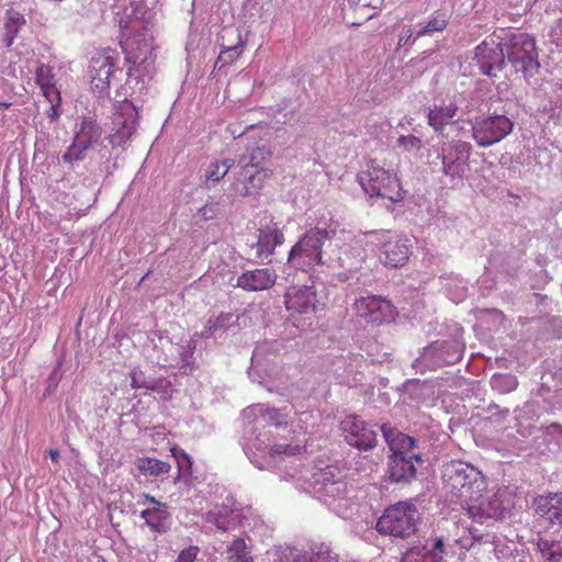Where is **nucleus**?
Listing matches in <instances>:
<instances>
[{
  "instance_id": "10",
  "label": "nucleus",
  "mask_w": 562,
  "mask_h": 562,
  "mask_svg": "<svg viewBox=\"0 0 562 562\" xmlns=\"http://www.w3.org/2000/svg\"><path fill=\"white\" fill-rule=\"evenodd\" d=\"M486 491V482L476 468L470 463H462L459 461V505L461 512H464V507H469V504L480 502L483 498V494Z\"/></svg>"
},
{
  "instance_id": "21",
  "label": "nucleus",
  "mask_w": 562,
  "mask_h": 562,
  "mask_svg": "<svg viewBox=\"0 0 562 562\" xmlns=\"http://www.w3.org/2000/svg\"><path fill=\"white\" fill-rule=\"evenodd\" d=\"M284 235L276 223H270L265 228L259 229L258 240L256 243V252L261 260L267 259L274 251L277 246L282 245Z\"/></svg>"
},
{
  "instance_id": "13",
  "label": "nucleus",
  "mask_w": 562,
  "mask_h": 562,
  "mask_svg": "<svg viewBox=\"0 0 562 562\" xmlns=\"http://www.w3.org/2000/svg\"><path fill=\"white\" fill-rule=\"evenodd\" d=\"M319 305L314 285H293L285 293V307L292 314L312 315Z\"/></svg>"
},
{
  "instance_id": "43",
  "label": "nucleus",
  "mask_w": 562,
  "mask_h": 562,
  "mask_svg": "<svg viewBox=\"0 0 562 562\" xmlns=\"http://www.w3.org/2000/svg\"><path fill=\"white\" fill-rule=\"evenodd\" d=\"M171 456L176 459L178 463L179 470L187 467L189 470L191 468V458L190 456L181 448L179 447H172L170 449Z\"/></svg>"
},
{
  "instance_id": "42",
  "label": "nucleus",
  "mask_w": 562,
  "mask_h": 562,
  "mask_svg": "<svg viewBox=\"0 0 562 562\" xmlns=\"http://www.w3.org/2000/svg\"><path fill=\"white\" fill-rule=\"evenodd\" d=\"M397 143L405 150H419L422 148V140L415 135H402L398 137Z\"/></svg>"
},
{
  "instance_id": "54",
  "label": "nucleus",
  "mask_w": 562,
  "mask_h": 562,
  "mask_svg": "<svg viewBox=\"0 0 562 562\" xmlns=\"http://www.w3.org/2000/svg\"><path fill=\"white\" fill-rule=\"evenodd\" d=\"M11 106V103L9 102H0V108L9 109Z\"/></svg>"
},
{
  "instance_id": "18",
  "label": "nucleus",
  "mask_w": 562,
  "mask_h": 562,
  "mask_svg": "<svg viewBox=\"0 0 562 562\" xmlns=\"http://www.w3.org/2000/svg\"><path fill=\"white\" fill-rule=\"evenodd\" d=\"M119 24L122 31L120 45L124 52L133 50L134 46H136L137 49L148 46L145 38L147 29L144 22L136 19H121Z\"/></svg>"
},
{
  "instance_id": "15",
  "label": "nucleus",
  "mask_w": 562,
  "mask_h": 562,
  "mask_svg": "<svg viewBox=\"0 0 562 562\" xmlns=\"http://www.w3.org/2000/svg\"><path fill=\"white\" fill-rule=\"evenodd\" d=\"M453 362V355L448 352L447 344L436 342L424 348L420 356L414 361L413 367L417 372L425 373Z\"/></svg>"
},
{
  "instance_id": "16",
  "label": "nucleus",
  "mask_w": 562,
  "mask_h": 562,
  "mask_svg": "<svg viewBox=\"0 0 562 562\" xmlns=\"http://www.w3.org/2000/svg\"><path fill=\"white\" fill-rule=\"evenodd\" d=\"M142 497L145 502L153 506L140 512V517L144 518L145 524L151 531L157 533H166L169 529L170 514L167 510V504L157 501L154 496L143 493Z\"/></svg>"
},
{
  "instance_id": "36",
  "label": "nucleus",
  "mask_w": 562,
  "mask_h": 562,
  "mask_svg": "<svg viewBox=\"0 0 562 562\" xmlns=\"http://www.w3.org/2000/svg\"><path fill=\"white\" fill-rule=\"evenodd\" d=\"M233 164H234V160H232V159H224L221 161H214V162L210 164V166L207 167V169L205 171V176H204L205 180L212 181V182H218L227 175V172L232 168Z\"/></svg>"
},
{
  "instance_id": "12",
  "label": "nucleus",
  "mask_w": 562,
  "mask_h": 562,
  "mask_svg": "<svg viewBox=\"0 0 562 562\" xmlns=\"http://www.w3.org/2000/svg\"><path fill=\"white\" fill-rule=\"evenodd\" d=\"M346 441L359 449L370 450L376 445V432L358 415H348L340 422Z\"/></svg>"
},
{
  "instance_id": "31",
  "label": "nucleus",
  "mask_w": 562,
  "mask_h": 562,
  "mask_svg": "<svg viewBox=\"0 0 562 562\" xmlns=\"http://www.w3.org/2000/svg\"><path fill=\"white\" fill-rule=\"evenodd\" d=\"M271 150L268 146H257L251 149L248 156L239 159V165L250 167L251 169H268L263 165L270 159Z\"/></svg>"
},
{
  "instance_id": "35",
  "label": "nucleus",
  "mask_w": 562,
  "mask_h": 562,
  "mask_svg": "<svg viewBox=\"0 0 562 562\" xmlns=\"http://www.w3.org/2000/svg\"><path fill=\"white\" fill-rule=\"evenodd\" d=\"M456 114V108H436L428 114L429 124L436 131H442L443 127L449 124Z\"/></svg>"
},
{
  "instance_id": "46",
  "label": "nucleus",
  "mask_w": 562,
  "mask_h": 562,
  "mask_svg": "<svg viewBox=\"0 0 562 562\" xmlns=\"http://www.w3.org/2000/svg\"><path fill=\"white\" fill-rule=\"evenodd\" d=\"M402 562H423V548H412L403 557Z\"/></svg>"
},
{
  "instance_id": "34",
  "label": "nucleus",
  "mask_w": 562,
  "mask_h": 562,
  "mask_svg": "<svg viewBox=\"0 0 562 562\" xmlns=\"http://www.w3.org/2000/svg\"><path fill=\"white\" fill-rule=\"evenodd\" d=\"M25 24L24 16L14 11V10H8L7 11V20H5V43L8 46H10L15 38L16 34L19 33L20 29Z\"/></svg>"
},
{
  "instance_id": "9",
  "label": "nucleus",
  "mask_w": 562,
  "mask_h": 562,
  "mask_svg": "<svg viewBox=\"0 0 562 562\" xmlns=\"http://www.w3.org/2000/svg\"><path fill=\"white\" fill-rule=\"evenodd\" d=\"M470 58L469 66L464 68V75L468 72L471 76L482 74L495 77L496 72L502 71L506 66L502 42L495 44L483 41L475 47Z\"/></svg>"
},
{
  "instance_id": "3",
  "label": "nucleus",
  "mask_w": 562,
  "mask_h": 562,
  "mask_svg": "<svg viewBox=\"0 0 562 562\" xmlns=\"http://www.w3.org/2000/svg\"><path fill=\"white\" fill-rule=\"evenodd\" d=\"M358 181L370 196L387 199L392 202H400L405 198V191L396 173L380 166L375 159L367 162L366 168L358 175Z\"/></svg>"
},
{
  "instance_id": "27",
  "label": "nucleus",
  "mask_w": 562,
  "mask_h": 562,
  "mask_svg": "<svg viewBox=\"0 0 562 562\" xmlns=\"http://www.w3.org/2000/svg\"><path fill=\"white\" fill-rule=\"evenodd\" d=\"M135 465L142 475L151 479L168 474L171 470V465L168 462L149 457L137 458Z\"/></svg>"
},
{
  "instance_id": "32",
  "label": "nucleus",
  "mask_w": 562,
  "mask_h": 562,
  "mask_svg": "<svg viewBox=\"0 0 562 562\" xmlns=\"http://www.w3.org/2000/svg\"><path fill=\"white\" fill-rule=\"evenodd\" d=\"M490 385L498 394H508L518 386V379L510 373H494L490 379Z\"/></svg>"
},
{
  "instance_id": "56",
  "label": "nucleus",
  "mask_w": 562,
  "mask_h": 562,
  "mask_svg": "<svg viewBox=\"0 0 562 562\" xmlns=\"http://www.w3.org/2000/svg\"><path fill=\"white\" fill-rule=\"evenodd\" d=\"M551 427L561 430V427L559 425L553 424Z\"/></svg>"
},
{
  "instance_id": "7",
  "label": "nucleus",
  "mask_w": 562,
  "mask_h": 562,
  "mask_svg": "<svg viewBox=\"0 0 562 562\" xmlns=\"http://www.w3.org/2000/svg\"><path fill=\"white\" fill-rule=\"evenodd\" d=\"M330 238L326 228L308 229L289 252V262L302 269H308L322 263L323 246Z\"/></svg>"
},
{
  "instance_id": "38",
  "label": "nucleus",
  "mask_w": 562,
  "mask_h": 562,
  "mask_svg": "<svg viewBox=\"0 0 562 562\" xmlns=\"http://www.w3.org/2000/svg\"><path fill=\"white\" fill-rule=\"evenodd\" d=\"M448 19L445 13H438L434 15L425 27L417 32V37L424 36L428 33L440 32L446 29Z\"/></svg>"
},
{
  "instance_id": "5",
  "label": "nucleus",
  "mask_w": 562,
  "mask_h": 562,
  "mask_svg": "<svg viewBox=\"0 0 562 562\" xmlns=\"http://www.w3.org/2000/svg\"><path fill=\"white\" fill-rule=\"evenodd\" d=\"M416 513L415 505L408 502L391 505L378 519L376 530L382 535L408 537L415 531Z\"/></svg>"
},
{
  "instance_id": "53",
  "label": "nucleus",
  "mask_w": 562,
  "mask_h": 562,
  "mask_svg": "<svg viewBox=\"0 0 562 562\" xmlns=\"http://www.w3.org/2000/svg\"><path fill=\"white\" fill-rule=\"evenodd\" d=\"M311 562H327V559L321 554H317L311 559Z\"/></svg>"
},
{
  "instance_id": "48",
  "label": "nucleus",
  "mask_w": 562,
  "mask_h": 562,
  "mask_svg": "<svg viewBox=\"0 0 562 562\" xmlns=\"http://www.w3.org/2000/svg\"><path fill=\"white\" fill-rule=\"evenodd\" d=\"M442 164L443 169L447 175H450L452 178L457 175V166L454 164V160L449 159L445 154L442 155Z\"/></svg>"
},
{
  "instance_id": "49",
  "label": "nucleus",
  "mask_w": 562,
  "mask_h": 562,
  "mask_svg": "<svg viewBox=\"0 0 562 562\" xmlns=\"http://www.w3.org/2000/svg\"><path fill=\"white\" fill-rule=\"evenodd\" d=\"M131 386L132 389L134 390H138V389H142V387H145L147 390H155V386L154 385H149V384H142L138 382L137 378H136V372H133L131 374Z\"/></svg>"
},
{
  "instance_id": "52",
  "label": "nucleus",
  "mask_w": 562,
  "mask_h": 562,
  "mask_svg": "<svg viewBox=\"0 0 562 562\" xmlns=\"http://www.w3.org/2000/svg\"><path fill=\"white\" fill-rule=\"evenodd\" d=\"M48 456L53 462L57 463L59 461V451L58 450L49 449Z\"/></svg>"
},
{
  "instance_id": "1",
  "label": "nucleus",
  "mask_w": 562,
  "mask_h": 562,
  "mask_svg": "<svg viewBox=\"0 0 562 562\" xmlns=\"http://www.w3.org/2000/svg\"><path fill=\"white\" fill-rule=\"evenodd\" d=\"M472 104L475 109L470 111L468 123L480 146L494 145L512 133L514 123L505 114L491 113L484 100H474Z\"/></svg>"
},
{
  "instance_id": "26",
  "label": "nucleus",
  "mask_w": 562,
  "mask_h": 562,
  "mask_svg": "<svg viewBox=\"0 0 562 562\" xmlns=\"http://www.w3.org/2000/svg\"><path fill=\"white\" fill-rule=\"evenodd\" d=\"M382 430L393 452L392 456H409L408 453H411L415 447V440L411 436L393 429L387 430L385 426H383Z\"/></svg>"
},
{
  "instance_id": "40",
  "label": "nucleus",
  "mask_w": 562,
  "mask_h": 562,
  "mask_svg": "<svg viewBox=\"0 0 562 562\" xmlns=\"http://www.w3.org/2000/svg\"><path fill=\"white\" fill-rule=\"evenodd\" d=\"M87 148L81 147V145L74 140L72 145L67 148V150L63 155V160L68 164H72L74 161L81 160L85 157Z\"/></svg>"
},
{
  "instance_id": "45",
  "label": "nucleus",
  "mask_w": 562,
  "mask_h": 562,
  "mask_svg": "<svg viewBox=\"0 0 562 562\" xmlns=\"http://www.w3.org/2000/svg\"><path fill=\"white\" fill-rule=\"evenodd\" d=\"M47 101L50 103V106L49 109L47 110V116L52 120V121H57L60 113H59V106L61 104V95L60 93H57V98L55 100V98H50V97H46Z\"/></svg>"
},
{
  "instance_id": "41",
  "label": "nucleus",
  "mask_w": 562,
  "mask_h": 562,
  "mask_svg": "<svg viewBox=\"0 0 562 562\" xmlns=\"http://www.w3.org/2000/svg\"><path fill=\"white\" fill-rule=\"evenodd\" d=\"M263 417L267 422L277 427L284 426L288 424V415L283 414L280 409L277 408L266 409Z\"/></svg>"
},
{
  "instance_id": "19",
  "label": "nucleus",
  "mask_w": 562,
  "mask_h": 562,
  "mask_svg": "<svg viewBox=\"0 0 562 562\" xmlns=\"http://www.w3.org/2000/svg\"><path fill=\"white\" fill-rule=\"evenodd\" d=\"M237 173V192L241 196H249L259 192L266 179L271 177V169H251L250 167L239 165Z\"/></svg>"
},
{
  "instance_id": "24",
  "label": "nucleus",
  "mask_w": 562,
  "mask_h": 562,
  "mask_svg": "<svg viewBox=\"0 0 562 562\" xmlns=\"http://www.w3.org/2000/svg\"><path fill=\"white\" fill-rule=\"evenodd\" d=\"M130 119L123 117V115L117 114L115 116L113 132L111 133L109 139L113 147L123 146L135 133L136 122L133 119L134 109H130Z\"/></svg>"
},
{
  "instance_id": "51",
  "label": "nucleus",
  "mask_w": 562,
  "mask_h": 562,
  "mask_svg": "<svg viewBox=\"0 0 562 562\" xmlns=\"http://www.w3.org/2000/svg\"><path fill=\"white\" fill-rule=\"evenodd\" d=\"M52 214L50 213H44V214H41V218L44 221L45 224H49V225H56L58 226L59 223L58 222H54L53 218H52Z\"/></svg>"
},
{
  "instance_id": "6",
  "label": "nucleus",
  "mask_w": 562,
  "mask_h": 562,
  "mask_svg": "<svg viewBox=\"0 0 562 562\" xmlns=\"http://www.w3.org/2000/svg\"><path fill=\"white\" fill-rule=\"evenodd\" d=\"M458 387L459 393H461L462 408L464 409V413L459 409V416H467L470 409H476V413L472 412L470 422L480 418L488 423H499L509 414L508 408L501 411L497 405L490 404L487 407L481 405L483 400L480 398L481 386L479 382L468 381L459 376Z\"/></svg>"
},
{
  "instance_id": "20",
  "label": "nucleus",
  "mask_w": 562,
  "mask_h": 562,
  "mask_svg": "<svg viewBox=\"0 0 562 562\" xmlns=\"http://www.w3.org/2000/svg\"><path fill=\"white\" fill-rule=\"evenodd\" d=\"M277 274L268 268H260L244 272L237 279V288L247 292L268 290L276 283Z\"/></svg>"
},
{
  "instance_id": "55",
  "label": "nucleus",
  "mask_w": 562,
  "mask_h": 562,
  "mask_svg": "<svg viewBox=\"0 0 562 562\" xmlns=\"http://www.w3.org/2000/svg\"><path fill=\"white\" fill-rule=\"evenodd\" d=\"M474 8V3H470L465 9L464 11L465 12H469V10L473 9Z\"/></svg>"
},
{
  "instance_id": "28",
  "label": "nucleus",
  "mask_w": 562,
  "mask_h": 562,
  "mask_svg": "<svg viewBox=\"0 0 562 562\" xmlns=\"http://www.w3.org/2000/svg\"><path fill=\"white\" fill-rule=\"evenodd\" d=\"M101 134L102 131L94 121L83 119L80 124V130L76 133L75 140L78 142L81 147L88 149L99 142Z\"/></svg>"
},
{
  "instance_id": "44",
  "label": "nucleus",
  "mask_w": 562,
  "mask_h": 562,
  "mask_svg": "<svg viewBox=\"0 0 562 562\" xmlns=\"http://www.w3.org/2000/svg\"><path fill=\"white\" fill-rule=\"evenodd\" d=\"M199 551V547L190 546L179 552L175 562H195Z\"/></svg>"
},
{
  "instance_id": "33",
  "label": "nucleus",
  "mask_w": 562,
  "mask_h": 562,
  "mask_svg": "<svg viewBox=\"0 0 562 562\" xmlns=\"http://www.w3.org/2000/svg\"><path fill=\"white\" fill-rule=\"evenodd\" d=\"M537 394L547 403L549 411L562 409V382L554 390L550 387L548 382H542Z\"/></svg>"
},
{
  "instance_id": "4",
  "label": "nucleus",
  "mask_w": 562,
  "mask_h": 562,
  "mask_svg": "<svg viewBox=\"0 0 562 562\" xmlns=\"http://www.w3.org/2000/svg\"><path fill=\"white\" fill-rule=\"evenodd\" d=\"M352 308L363 324L380 327L393 323L398 311L391 300L383 295L368 294L355 300Z\"/></svg>"
},
{
  "instance_id": "11",
  "label": "nucleus",
  "mask_w": 562,
  "mask_h": 562,
  "mask_svg": "<svg viewBox=\"0 0 562 562\" xmlns=\"http://www.w3.org/2000/svg\"><path fill=\"white\" fill-rule=\"evenodd\" d=\"M117 53L112 48L98 50L90 60L91 87L98 93L106 92L117 70Z\"/></svg>"
},
{
  "instance_id": "25",
  "label": "nucleus",
  "mask_w": 562,
  "mask_h": 562,
  "mask_svg": "<svg viewBox=\"0 0 562 562\" xmlns=\"http://www.w3.org/2000/svg\"><path fill=\"white\" fill-rule=\"evenodd\" d=\"M541 562H562V538L546 536L536 541Z\"/></svg>"
},
{
  "instance_id": "50",
  "label": "nucleus",
  "mask_w": 562,
  "mask_h": 562,
  "mask_svg": "<svg viewBox=\"0 0 562 562\" xmlns=\"http://www.w3.org/2000/svg\"><path fill=\"white\" fill-rule=\"evenodd\" d=\"M412 36H413V30H412V29H407V30H405V31L401 34V36H400V38H398V43H397V45H398V46H404V45H406V44H407V42L409 41V38H411Z\"/></svg>"
},
{
  "instance_id": "30",
  "label": "nucleus",
  "mask_w": 562,
  "mask_h": 562,
  "mask_svg": "<svg viewBox=\"0 0 562 562\" xmlns=\"http://www.w3.org/2000/svg\"><path fill=\"white\" fill-rule=\"evenodd\" d=\"M36 83L41 88L43 95L57 98V93L60 91L56 88L54 81L53 70L49 66L42 64L36 70Z\"/></svg>"
},
{
  "instance_id": "29",
  "label": "nucleus",
  "mask_w": 562,
  "mask_h": 562,
  "mask_svg": "<svg viewBox=\"0 0 562 562\" xmlns=\"http://www.w3.org/2000/svg\"><path fill=\"white\" fill-rule=\"evenodd\" d=\"M226 562H254L250 547L240 538H234L226 548Z\"/></svg>"
},
{
  "instance_id": "2",
  "label": "nucleus",
  "mask_w": 562,
  "mask_h": 562,
  "mask_svg": "<svg viewBox=\"0 0 562 562\" xmlns=\"http://www.w3.org/2000/svg\"><path fill=\"white\" fill-rule=\"evenodd\" d=\"M502 47L507 59L516 72L522 74L528 81L540 69L536 41L527 33L516 32L508 34L502 41Z\"/></svg>"
},
{
  "instance_id": "8",
  "label": "nucleus",
  "mask_w": 562,
  "mask_h": 562,
  "mask_svg": "<svg viewBox=\"0 0 562 562\" xmlns=\"http://www.w3.org/2000/svg\"><path fill=\"white\" fill-rule=\"evenodd\" d=\"M371 238L379 248L378 258L381 263L390 268L406 265L412 255V245L407 238L384 231L372 233Z\"/></svg>"
},
{
  "instance_id": "47",
  "label": "nucleus",
  "mask_w": 562,
  "mask_h": 562,
  "mask_svg": "<svg viewBox=\"0 0 562 562\" xmlns=\"http://www.w3.org/2000/svg\"><path fill=\"white\" fill-rule=\"evenodd\" d=\"M474 100H483V99L480 95H475V97L471 98V100H464L465 101L464 106H461V104L459 103V109L461 108L463 111L462 117L460 119L461 121L468 123V115L470 114V111L475 109V106H473V104H472L474 102Z\"/></svg>"
},
{
  "instance_id": "17",
  "label": "nucleus",
  "mask_w": 562,
  "mask_h": 562,
  "mask_svg": "<svg viewBox=\"0 0 562 562\" xmlns=\"http://www.w3.org/2000/svg\"><path fill=\"white\" fill-rule=\"evenodd\" d=\"M222 50L217 57L215 66L222 68L232 65L243 54L245 43L238 29L224 27L222 32Z\"/></svg>"
},
{
  "instance_id": "37",
  "label": "nucleus",
  "mask_w": 562,
  "mask_h": 562,
  "mask_svg": "<svg viewBox=\"0 0 562 562\" xmlns=\"http://www.w3.org/2000/svg\"><path fill=\"white\" fill-rule=\"evenodd\" d=\"M305 445L278 442L270 447L271 457H293L305 452Z\"/></svg>"
},
{
  "instance_id": "22",
  "label": "nucleus",
  "mask_w": 562,
  "mask_h": 562,
  "mask_svg": "<svg viewBox=\"0 0 562 562\" xmlns=\"http://www.w3.org/2000/svg\"><path fill=\"white\" fill-rule=\"evenodd\" d=\"M536 513L550 524H562V492L535 499Z\"/></svg>"
},
{
  "instance_id": "23",
  "label": "nucleus",
  "mask_w": 562,
  "mask_h": 562,
  "mask_svg": "<svg viewBox=\"0 0 562 562\" xmlns=\"http://www.w3.org/2000/svg\"><path fill=\"white\" fill-rule=\"evenodd\" d=\"M413 459L422 461L419 454L392 456L390 461V476L395 482L409 481L416 474V468Z\"/></svg>"
},
{
  "instance_id": "14",
  "label": "nucleus",
  "mask_w": 562,
  "mask_h": 562,
  "mask_svg": "<svg viewBox=\"0 0 562 562\" xmlns=\"http://www.w3.org/2000/svg\"><path fill=\"white\" fill-rule=\"evenodd\" d=\"M508 513L509 508L504 505L503 501L497 496H493L487 501L481 498L480 502L469 504V507H464V512L459 513V516L465 515L472 520L483 524L488 518L502 520L506 518Z\"/></svg>"
},
{
  "instance_id": "39",
  "label": "nucleus",
  "mask_w": 562,
  "mask_h": 562,
  "mask_svg": "<svg viewBox=\"0 0 562 562\" xmlns=\"http://www.w3.org/2000/svg\"><path fill=\"white\" fill-rule=\"evenodd\" d=\"M443 552L442 540L437 539L432 549L423 547V562H443Z\"/></svg>"
}]
</instances>
